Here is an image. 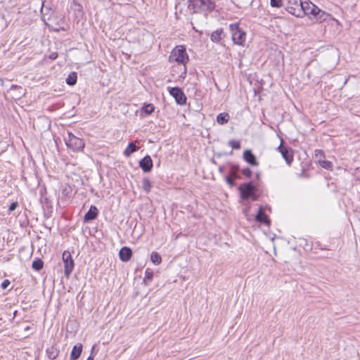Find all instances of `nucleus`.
<instances>
[{"instance_id":"a878e982","label":"nucleus","mask_w":360,"mask_h":360,"mask_svg":"<svg viewBox=\"0 0 360 360\" xmlns=\"http://www.w3.org/2000/svg\"><path fill=\"white\" fill-rule=\"evenodd\" d=\"M319 165L325 169H332L333 168V164L332 162L327 161V160H319Z\"/></svg>"},{"instance_id":"f8f14e48","label":"nucleus","mask_w":360,"mask_h":360,"mask_svg":"<svg viewBox=\"0 0 360 360\" xmlns=\"http://www.w3.org/2000/svg\"><path fill=\"white\" fill-rule=\"evenodd\" d=\"M139 166L144 172H148L153 167V161L149 155L145 156L139 162Z\"/></svg>"},{"instance_id":"ddd939ff","label":"nucleus","mask_w":360,"mask_h":360,"mask_svg":"<svg viewBox=\"0 0 360 360\" xmlns=\"http://www.w3.org/2000/svg\"><path fill=\"white\" fill-rule=\"evenodd\" d=\"M243 159L245 162L252 166H257L258 162L256 160L255 155L250 150H245L243 152Z\"/></svg>"},{"instance_id":"5701e85b","label":"nucleus","mask_w":360,"mask_h":360,"mask_svg":"<svg viewBox=\"0 0 360 360\" xmlns=\"http://www.w3.org/2000/svg\"><path fill=\"white\" fill-rule=\"evenodd\" d=\"M150 259L151 262L155 265H159L162 262L161 257L157 252H153L151 253Z\"/></svg>"},{"instance_id":"2f4dec72","label":"nucleus","mask_w":360,"mask_h":360,"mask_svg":"<svg viewBox=\"0 0 360 360\" xmlns=\"http://www.w3.org/2000/svg\"><path fill=\"white\" fill-rule=\"evenodd\" d=\"M296 4H297V2H295V6H288V8H287V11H288L290 13L292 14V11L297 12V6H296Z\"/></svg>"},{"instance_id":"c85d7f7f","label":"nucleus","mask_w":360,"mask_h":360,"mask_svg":"<svg viewBox=\"0 0 360 360\" xmlns=\"http://www.w3.org/2000/svg\"><path fill=\"white\" fill-rule=\"evenodd\" d=\"M271 7L280 8L282 6V0H270Z\"/></svg>"},{"instance_id":"58836bf2","label":"nucleus","mask_w":360,"mask_h":360,"mask_svg":"<svg viewBox=\"0 0 360 360\" xmlns=\"http://www.w3.org/2000/svg\"><path fill=\"white\" fill-rule=\"evenodd\" d=\"M219 171L221 172L222 171V167H219Z\"/></svg>"},{"instance_id":"2eb2a0df","label":"nucleus","mask_w":360,"mask_h":360,"mask_svg":"<svg viewBox=\"0 0 360 360\" xmlns=\"http://www.w3.org/2000/svg\"><path fill=\"white\" fill-rule=\"evenodd\" d=\"M255 219L257 221L264 224H269V220L268 219L267 215L264 213V210L262 207H259V211L257 214L255 216Z\"/></svg>"},{"instance_id":"f3484780","label":"nucleus","mask_w":360,"mask_h":360,"mask_svg":"<svg viewBox=\"0 0 360 360\" xmlns=\"http://www.w3.org/2000/svg\"><path fill=\"white\" fill-rule=\"evenodd\" d=\"M155 110V107L153 104L148 103L145 104L141 109V115H149L152 114Z\"/></svg>"},{"instance_id":"dca6fc26","label":"nucleus","mask_w":360,"mask_h":360,"mask_svg":"<svg viewBox=\"0 0 360 360\" xmlns=\"http://www.w3.org/2000/svg\"><path fill=\"white\" fill-rule=\"evenodd\" d=\"M82 352V345L80 343L75 345L70 354V360H77L81 355Z\"/></svg>"},{"instance_id":"6ab92c4d","label":"nucleus","mask_w":360,"mask_h":360,"mask_svg":"<svg viewBox=\"0 0 360 360\" xmlns=\"http://www.w3.org/2000/svg\"><path fill=\"white\" fill-rule=\"evenodd\" d=\"M46 354L49 359H55L59 354V350L55 346H51L46 349Z\"/></svg>"},{"instance_id":"4be33fe9","label":"nucleus","mask_w":360,"mask_h":360,"mask_svg":"<svg viewBox=\"0 0 360 360\" xmlns=\"http://www.w3.org/2000/svg\"><path fill=\"white\" fill-rule=\"evenodd\" d=\"M77 75L75 72H71L66 78V83L68 85L72 86L77 83Z\"/></svg>"},{"instance_id":"f257e3e1","label":"nucleus","mask_w":360,"mask_h":360,"mask_svg":"<svg viewBox=\"0 0 360 360\" xmlns=\"http://www.w3.org/2000/svg\"><path fill=\"white\" fill-rule=\"evenodd\" d=\"M169 60L170 63L176 62L178 64L183 65V72L181 74V76L184 77L186 75V65L189 60L186 47L184 46H176L172 51L169 57Z\"/></svg>"},{"instance_id":"393cba45","label":"nucleus","mask_w":360,"mask_h":360,"mask_svg":"<svg viewBox=\"0 0 360 360\" xmlns=\"http://www.w3.org/2000/svg\"><path fill=\"white\" fill-rule=\"evenodd\" d=\"M142 186L143 190L147 193L150 191L151 184L150 180L148 178H143Z\"/></svg>"},{"instance_id":"7ed1b4c3","label":"nucleus","mask_w":360,"mask_h":360,"mask_svg":"<svg viewBox=\"0 0 360 360\" xmlns=\"http://www.w3.org/2000/svg\"><path fill=\"white\" fill-rule=\"evenodd\" d=\"M296 6H297V12H292L293 15L299 18L304 15H311L313 16L318 9V7L315 4L309 1H301L300 4H296Z\"/></svg>"},{"instance_id":"b1692460","label":"nucleus","mask_w":360,"mask_h":360,"mask_svg":"<svg viewBox=\"0 0 360 360\" xmlns=\"http://www.w3.org/2000/svg\"><path fill=\"white\" fill-rule=\"evenodd\" d=\"M43 266H44V262L40 259H34L32 264V267L37 271L41 270L43 268Z\"/></svg>"},{"instance_id":"c9c22d12","label":"nucleus","mask_w":360,"mask_h":360,"mask_svg":"<svg viewBox=\"0 0 360 360\" xmlns=\"http://www.w3.org/2000/svg\"><path fill=\"white\" fill-rule=\"evenodd\" d=\"M153 277V274L148 271L146 272L145 279H151Z\"/></svg>"},{"instance_id":"bb28decb","label":"nucleus","mask_w":360,"mask_h":360,"mask_svg":"<svg viewBox=\"0 0 360 360\" xmlns=\"http://www.w3.org/2000/svg\"><path fill=\"white\" fill-rule=\"evenodd\" d=\"M236 177L235 172L232 171L230 173V175L226 177V181L227 184L230 185V186H233L234 185V179Z\"/></svg>"},{"instance_id":"412c9836","label":"nucleus","mask_w":360,"mask_h":360,"mask_svg":"<svg viewBox=\"0 0 360 360\" xmlns=\"http://www.w3.org/2000/svg\"><path fill=\"white\" fill-rule=\"evenodd\" d=\"M137 150L138 147L136 146L135 143L131 142L130 143H129L127 148L125 149L124 154L125 156L129 157Z\"/></svg>"},{"instance_id":"39448f33","label":"nucleus","mask_w":360,"mask_h":360,"mask_svg":"<svg viewBox=\"0 0 360 360\" xmlns=\"http://www.w3.org/2000/svg\"><path fill=\"white\" fill-rule=\"evenodd\" d=\"M230 30L231 32L232 39L236 44L243 45L245 41V32L241 30L238 25H231Z\"/></svg>"},{"instance_id":"f704fd0d","label":"nucleus","mask_w":360,"mask_h":360,"mask_svg":"<svg viewBox=\"0 0 360 360\" xmlns=\"http://www.w3.org/2000/svg\"><path fill=\"white\" fill-rule=\"evenodd\" d=\"M58 57V53L56 52H53L50 54L49 58L51 60H55Z\"/></svg>"},{"instance_id":"423d86ee","label":"nucleus","mask_w":360,"mask_h":360,"mask_svg":"<svg viewBox=\"0 0 360 360\" xmlns=\"http://www.w3.org/2000/svg\"><path fill=\"white\" fill-rule=\"evenodd\" d=\"M238 188L243 199L252 198L253 200H257V197L255 194V187L252 183L243 184Z\"/></svg>"},{"instance_id":"e433bc0d","label":"nucleus","mask_w":360,"mask_h":360,"mask_svg":"<svg viewBox=\"0 0 360 360\" xmlns=\"http://www.w3.org/2000/svg\"><path fill=\"white\" fill-rule=\"evenodd\" d=\"M323 155V153L322 150H315V155L316 157H318L319 155V156H322Z\"/></svg>"},{"instance_id":"6e6552de","label":"nucleus","mask_w":360,"mask_h":360,"mask_svg":"<svg viewBox=\"0 0 360 360\" xmlns=\"http://www.w3.org/2000/svg\"><path fill=\"white\" fill-rule=\"evenodd\" d=\"M169 94L175 98L176 102L179 105L186 103V97L184 92L178 87H172L169 89Z\"/></svg>"},{"instance_id":"a211bd4d","label":"nucleus","mask_w":360,"mask_h":360,"mask_svg":"<svg viewBox=\"0 0 360 360\" xmlns=\"http://www.w3.org/2000/svg\"><path fill=\"white\" fill-rule=\"evenodd\" d=\"M223 34L222 29H218L211 34L210 39L214 42H219L222 39Z\"/></svg>"},{"instance_id":"72a5a7b5","label":"nucleus","mask_w":360,"mask_h":360,"mask_svg":"<svg viewBox=\"0 0 360 360\" xmlns=\"http://www.w3.org/2000/svg\"><path fill=\"white\" fill-rule=\"evenodd\" d=\"M9 284H10V282L8 280H4L1 283V288L3 289H6L8 286Z\"/></svg>"},{"instance_id":"aec40b11","label":"nucleus","mask_w":360,"mask_h":360,"mask_svg":"<svg viewBox=\"0 0 360 360\" xmlns=\"http://www.w3.org/2000/svg\"><path fill=\"white\" fill-rule=\"evenodd\" d=\"M229 118H230V116L228 113H226V112L219 113L217 116V122L219 124H224L229 122Z\"/></svg>"},{"instance_id":"4c0bfd02","label":"nucleus","mask_w":360,"mask_h":360,"mask_svg":"<svg viewBox=\"0 0 360 360\" xmlns=\"http://www.w3.org/2000/svg\"><path fill=\"white\" fill-rule=\"evenodd\" d=\"M86 360H94L92 356H89Z\"/></svg>"},{"instance_id":"0eeeda50","label":"nucleus","mask_w":360,"mask_h":360,"mask_svg":"<svg viewBox=\"0 0 360 360\" xmlns=\"http://www.w3.org/2000/svg\"><path fill=\"white\" fill-rule=\"evenodd\" d=\"M62 259H63V262L64 263L65 275L67 277H69V276L72 272L74 267H75V263H74V261L72 259V257L70 252L65 251L63 253Z\"/></svg>"},{"instance_id":"ea45409f","label":"nucleus","mask_w":360,"mask_h":360,"mask_svg":"<svg viewBox=\"0 0 360 360\" xmlns=\"http://www.w3.org/2000/svg\"><path fill=\"white\" fill-rule=\"evenodd\" d=\"M248 2H251V0H248Z\"/></svg>"},{"instance_id":"473e14b6","label":"nucleus","mask_w":360,"mask_h":360,"mask_svg":"<svg viewBox=\"0 0 360 360\" xmlns=\"http://www.w3.org/2000/svg\"><path fill=\"white\" fill-rule=\"evenodd\" d=\"M18 205V204L17 202H12L8 208L9 212L15 210L17 208Z\"/></svg>"},{"instance_id":"1a4fd4ad","label":"nucleus","mask_w":360,"mask_h":360,"mask_svg":"<svg viewBox=\"0 0 360 360\" xmlns=\"http://www.w3.org/2000/svg\"><path fill=\"white\" fill-rule=\"evenodd\" d=\"M313 17L314 20L317 23L328 22L331 20H334V18L332 17L330 14L325 12L324 11L321 10L319 8H318Z\"/></svg>"},{"instance_id":"9d476101","label":"nucleus","mask_w":360,"mask_h":360,"mask_svg":"<svg viewBox=\"0 0 360 360\" xmlns=\"http://www.w3.org/2000/svg\"><path fill=\"white\" fill-rule=\"evenodd\" d=\"M277 149L281 153L282 157L285 160L286 163L290 165L293 160L292 151L288 148L283 146L282 142Z\"/></svg>"},{"instance_id":"9b49d317","label":"nucleus","mask_w":360,"mask_h":360,"mask_svg":"<svg viewBox=\"0 0 360 360\" xmlns=\"http://www.w3.org/2000/svg\"><path fill=\"white\" fill-rule=\"evenodd\" d=\"M98 208L94 205H91L89 211L84 216V222L87 223L95 219L98 217Z\"/></svg>"},{"instance_id":"4468645a","label":"nucleus","mask_w":360,"mask_h":360,"mask_svg":"<svg viewBox=\"0 0 360 360\" xmlns=\"http://www.w3.org/2000/svg\"><path fill=\"white\" fill-rule=\"evenodd\" d=\"M131 255H132V251L128 247L122 248L119 252L120 259L122 262L129 261L131 257Z\"/></svg>"},{"instance_id":"cd10ccee","label":"nucleus","mask_w":360,"mask_h":360,"mask_svg":"<svg viewBox=\"0 0 360 360\" xmlns=\"http://www.w3.org/2000/svg\"><path fill=\"white\" fill-rule=\"evenodd\" d=\"M229 146H231L233 149H240V143L238 141L236 140H230L229 141Z\"/></svg>"},{"instance_id":"7c9ffc66","label":"nucleus","mask_w":360,"mask_h":360,"mask_svg":"<svg viewBox=\"0 0 360 360\" xmlns=\"http://www.w3.org/2000/svg\"><path fill=\"white\" fill-rule=\"evenodd\" d=\"M242 174L247 178H250L252 176V171L250 168L246 167L242 169Z\"/></svg>"},{"instance_id":"f03ea898","label":"nucleus","mask_w":360,"mask_h":360,"mask_svg":"<svg viewBox=\"0 0 360 360\" xmlns=\"http://www.w3.org/2000/svg\"><path fill=\"white\" fill-rule=\"evenodd\" d=\"M188 7L194 13L212 12L215 9V3L211 0H188Z\"/></svg>"},{"instance_id":"c756f323","label":"nucleus","mask_w":360,"mask_h":360,"mask_svg":"<svg viewBox=\"0 0 360 360\" xmlns=\"http://www.w3.org/2000/svg\"><path fill=\"white\" fill-rule=\"evenodd\" d=\"M45 11H50V10L48 7H45L43 4L41 8V20L44 22L46 20V13H45Z\"/></svg>"},{"instance_id":"20e7f679","label":"nucleus","mask_w":360,"mask_h":360,"mask_svg":"<svg viewBox=\"0 0 360 360\" xmlns=\"http://www.w3.org/2000/svg\"><path fill=\"white\" fill-rule=\"evenodd\" d=\"M65 141L67 147L73 152L82 151L84 148V141L70 132L68 133V136L65 138Z\"/></svg>"}]
</instances>
